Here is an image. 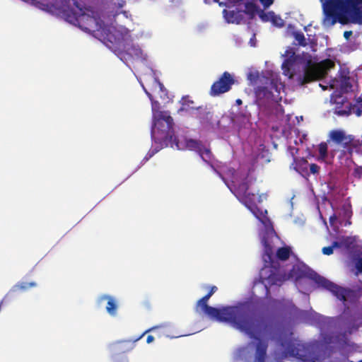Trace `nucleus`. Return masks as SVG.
I'll return each mask as SVG.
<instances>
[{
    "instance_id": "nucleus-1",
    "label": "nucleus",
    "mask_w": 362,
    "mask_h": 362,
    "mask_svg": "<svg viewBox=\"0 0 362 362\" xmlns=\"http://www.w3.org/2000/svg\"><path fill=\"white\" fill-rule=\"evenodd\" d=\"M204 298L205 296L202 297L196 304L195 311L198 313H204L219 322H228L240 331L249 334L252 337L255 333L265 334L272 329V324L267 319L252 318L251 314L254 310V303L252 301L246 300L234 306L216 308L208 305L209 299Z\"/></svg>"
},
{
    "instance_id": "nucleus-2",
    "label": "nucleus",
    "mask_w": 362,
    "mask_h": 362,
    "mask_svg": "<svg viewBox=\"0 0 362 362\" xmlns=\"http://www.w3.org/2000/svg\"><path fill=\"white\" fill-rule=\"evenodd\" d=\"M332 144L341 148L344 155L351 156L354 151H359L362 146V140L356 139L352 134H347L342 129H333L329 132L327 141L321 142L318 145V152L322 160L327 157V146Z\"/></svg>"
},
{
    "instance_id": "nucleus-3",
    "label": "nucleus",
    "mask_w": 362,
    "mask_h": 362,
    "mask_svg": "<svg viewBox=\"0 0 362 362\" xmlns=\"http://www.w3.org/2000/svg\"><path fill=\"white\" fill-rule=\"evenodd\" d=\"M76 0H71L69 8L64 11V19L74 25L78 26L86 32L99 31L102 28V21L91 11V15L87 13Z\"/></svg>"
},
{
    "instance_id": "nucleus-4",
    "label": "nucleus",
    "mask_w": 362,
    "mask_h": 362,
    "mask_svg": "<svg viewBox=\"0 0 362 362\" xmlns=\"http://www.w3.org/2000/svg\"><path fill=\"white\" fill-rule=\"evenodd\" d=\"M322 4V24L331 27L337 22L342 25L351 22L346 0H320Z\"/></svg>"
},
{
    "instance_id": "nucleus-5",
    "label": "nucleus",
    "mask_w": 362,
    "mask_h": 362,
    "mask_svg": "<svg viewBox=\"0 0 362 362\" xmlns=\"http://www.w3.org/2000/svg\"><path fill=\"white\" fill-rule=\"evenodd\" d=\"M174 122L173 117L168 112L160 111L154 117L153 124L151 128V137L154 140L163 141L173 146L174 138Z\"/></svg>"
},
{
    "instance_id": "nucleus-6",
    "label": "nucleus",
    "mask_w": 362,
    "mask_h": 362,
    "mask_svg": "<svg viewBox=\"0 0 362 362\" xmlns=\"http://www.w3.org/2000/svg\"><path fill=\"white\" fill-rule=\"evenodd\" d=\"M335 66L334 62L329 59H325L317 64H312L310 60L304 69L303 76H299L298 82L300 85L303 86L306 83L315 81L323 78L327 74V72Z\"/></svg>"
},
{
    "instance_id": "nucleus-7",
    "label": "nucleus",
    "mask_w": 362,
    "mask_h": 362,
    "mask_svg": "<svg viewBox=\"0 0 362 362\" xmlns=\"http://www.w3.org/2000/svg\"><path fill=\"white\" fill-rule=\"evenodd\" d=\"M255 181V179L250 177L248 174L240 182L233 181V193L246 206L253 204L256 199V194L249 191L250 186Z\"/></svg>"
},
{
    "instance_id": "nucleus-8",
    "label": "nucleus",
    "mask_w": 362,
    "mask_h": 362,
    "mask_svg": "<svg viewBox=\"0 0 362 362\" xmlns=\"http://www.w3.org/2000/svg\"><path fill=\"white\" fill-rule=\"evenodd\" d=\"M251 317L253 320L260 319V318L267 319L272 324L271 330L269 331V332H268L265 334H260L258 333H255L254 337H252L249 334H247L250 338L255 339L259 341L257 344V346H256L255 362H265L266 357H267V344L264 342H262L259 339V337H271L274 334V330H275V323L274 322V320L269 317H266V316H263V315H259V316L255 317V309L253 310V311L251 314Z\"/></svg>"
},
{
    "instance_id": "nucleus-9",
    "label": "nucleus",
    "mask_w": 362,
    "mask_h": 362,
    "mask_svg": "<svg viewBox=\"0 0 362 362\" xmlns=\"http://www.w3.org/2000/svg\"><path fill=\"white\" fill-rule=\"evenodd\" d=\"M260 277L266 281L269 286H281L286 279V276L282 274L279 262H274L273 264H264L260 272Z\"/></svg>"
},
{
    "instance_id": "nucleus-10",
    "label": "nucleus",
    "mask_w": 362,
    "mask_h": 362,
    "mask_svg": "<svg viewBox=\"0 0 362 362\" xmlns=\"http://www.w3.org/2000/svg\"><path fill=\"white\" fill-rule=\"evenodd\" d=\"M234 83L235 79L233 76L229 72L225 71L220 78L211 85L209 93L211 96L220 95L221 94L228 92Z\"/></svg>"
},
{
    "instance_id": "nucleus-11",
    "label": "nucleus",
    "mask_w": 362,
    "mask_h": 362,
    "mask_svg": "<svg viewBox=\"0 0 362 362\" xmlns=\"http://www.w3.org/2000/svg\"><path fill=\"white\" fill-rule=\"evenodd\" d=\"M71 0H55L54 3H45L38 1H34L33 4L35 7L47 11L50 13H57L62 15L64 18V11L69 8Z\"/></svg>"
},
{
    "instance_id": "nucleus-12",
    "label": "nucleus",
    "mask_w": 362,
    "mask_h": 362,
    "mask_svg": "<svg viewBox=\"0 0 362 362\" xmlns=\"http://www.w3.org/2000/svg\"><path fill=\"white\" fill-rule=\"evenodd\" d=\"M314 279L317 284L331 291L339 300L344 302L346 300V290L344 288L334 284L316 273L315 274Z\"/></svg>"
},
{
    "instance_id": "nucleus-13",
    "label": "nucleus",
    "mask_w": 362,
    "mask_h": 362,
    "mask_svg": "<svg viewBox=\"0 0 362 362\" xmlns=\"http://www.w3.org/2000/svg\"><path fill=\"white\" fill-rule=\"evenodd\" d=\"M351 22L362 25V0H346Z\"/></svg>"
},
{
    "instance_id": "nucleus-14",
    "label": "nucleus",
    "mask_w": 362,
    "mask_h": 362,
    "mask_svg": "<svg viewBox=\"0 0 362 362\" xmlns=\"http://www.w3.org/2000/svg\"><path fill=\"white\" fill-rule=\"evenodd\" d=\"M289 150L291 151V153L293 157V161L292 163L293 169L299 174H300L303 177L308 179L309 177V163L308 160L305 158H297L294 157V154L297 153L298 151V148L290 146Z\"/></svg>"
},
{
    "instance_id": "nucleus-15",
    "label": "nucleus",
    "mask_w": 362,
    "mask_h": 362,
    "mask_svg": "<svg viewBox=\"0 0 362 362\" xmlns=\"http://www.w3.org/2000/svg\"><path fill=\"white\" fill-rule=\"evenodd\" d=\"M172 148H176L178 150L189 149L190 151H199L200 150L201 144L199 141L189 139L180 141L177 137L174 138Z\"/></svg>"
},
{
    "instance_id": "nucleus-16",
    "label": "nucleus",
    "mask_w": 362,
    "mask_h": 362,
    "mask_svg": "<svg viewBox=\"0 0 362 362\" xmlns=\"http://www.w3.org/2000/svg\"><path fill=\"white\" fill-rule=\"evenodd\" d=\"M195 117L197 118L200 124L204 127H212L213 123V113L208 111L206 108L198 107L195 112Z\"/></svg>"
},
{
    "instance_id": "nucleus-17",
    "label": "nucleus",
    "mask_w": 362,
    "mask_h": 362,
    "mask_svg": "<svg viewBox=\"0 0 362 362\" xmlns=\"http://www.w3.org/2000/svg\"><path fill=\"white\" fill-rule=\"evenodd\" d=\"M276 88V86L272 80L269 81V86H257L255 91L257 100H262L272 98L273 93L272 90Z\"/></svg>"
},
{
    "instance_id": "nucleus-18",
    "label": "nucleus",
    "mask_w": 362,
    "mask_h": 362,
    "mask_svg": "<svg viewBox=\"0 0 362 362\" xmlns=\"http://www.w3.org/2000/svg\"><path fill=\"white\" fill-rule=\"evenodd\" d=\"M223 14L225 20L228 23L240 24L244 19V12L240 10H231L228 11L224 9Z\"/></svg>"
},
{
    "instance_id": "nucleus-19",
    "label": "nucleus",
    "mask_w": 362,
    "mask_h": 362,
    "mask_svg": "<svg viewBox=\"0 0 362 362\" xmlns=\"http://www.w3.org/2000/svg\"><path fill=\"white\" fill-rule=\"evenodd\" d=\"M286 354L291 356H299V344H296L292 339L282 341L281 343Z\"/></svg>"
},
{
    "instance_id": "nucleus-20",
    "label": "nucleus",
    "mask_w": 362,
    "mask_h": 362,
    "mask_svg": "<svg viewBox=\"0 0 362 362\" xmlns=\"http://www.w3.org/2000/svg\"><path fill=\"white\" fill-rule=\"evenodd\" d=\"M181 107L178 109L177 112L181 114L183 112H189L193 110L197 111V108L194 106V102L190 99L189 95L183 96L180 101Z\"/></svg>"
},
{
    "instance_id": "nucleus-21",
    "label": "nucleus",
    "mask_w": 362,
    "mask_h": 362,
    "mask_svg": "<svg viewBox=\"0 0 362 362\" xmlns=\"http://www.w3.org/2000/svg\"><path fill=\"white\" fill-rule=\"evenodd\" d=\"M264 250L262 258L264 262V264L269 265L273 264L274 262H279L277 260L274 259L272 247L266 241L264 242Z\"/></svg>"
},
{
    "instance_id": "nucleus-22",
    "label": "nucleus",
    "mask_w": 362,
    "mask_h": 362,
    "mask_svg": "<svg viewBox=\"0 0 362 362\" xmlns=\"http://www.w3.org/2000/svg\"><path fill=\"white\" fill-rule=\"evenodd\" d=\"M107 300V304L106 306V310L107 313L112 316H115L117 313V303L115 299L109 296H103L100 298V300Z\"/></svg>"
},
{
    "instance_id": "nucleus-23",
    "label": "nucleus",
    "mask_w": 362,
    "mask_h": 362,
    "mask_svg": "<svg viewBox=\"0 0 362 362\" xmlns=\"http://www.w3.org/2000/svg\"><path fill=\"white\" fill-rule=\"evenodd\" d=\"M291 252L292 251L290 247H281L276 250V257L281 261H286L289 258Z\"/></svg>"
},
{
    "instance_id": "nucleus-24",
    "label": "nucleus",
    "mask_w": 362,
    "mask_h": 362,
    "mask_svg": "<svg viewBox=\"0 0 362 362\" xmlns=\"http://www.w3.org/2000/svg\"><path fill=\"white\" fill-rule=\"evenodd\" d=\"M37 286V284L34 281L32 282H25L21 281L18 282L16 285L13 286L11 288V291L16 292L18 291H25L30 288L35 287Z\"/></svg>"
},
{
    "instance_id": "nucleus-25",
    "label": "nucleus",
    "mask_w": 362,
    "mask_h": 362,
    "mask_svg": "<svg viewBox=\"0 0 362 362\" xmlns=\"http://www.w3.org/2000/svg\"><path fill=\"white\" fill-rule=\"evenodd\" d=\"M245 11H243L244 14H248L251 16V18H252L257 12V6L251 1H247L245 5Z\"/></svg>"
},
{
    "instance_id": "nucleus-26",
    "label": "nucleus",
    "mask_w": 362,
    "mask_h": 362,
    "mask_svg": "<svg viewBox=\"0 0 362 362\" xmlns=\"http://www.w3.org/2000/svg\"><path fill=\"white\" fill-rule=\"evenodd\" d=\"M269 15L270 16L271 21L274 25L279 28L283 27L284 25V20L281 17L275 15L274 12H269Z\"/></svg>"
},
{
    "instance_id": "nucleus-27",
    "label": "nucleus",
    "mask_w": 362,
    "mask_h": 362,
    "mask_svg": "<svg viewBox=\"0 0 362 362\" xmlns=\"http://www.w3.org/2000/svg\"><path fill=\"white\" fill-rule=\"evenodd\" d=\"M293 37L295 40L298 42V45L300 46L305 47L307 45L305 37L304 34L301 32H294Z\"/></svg>"
},
{
    "instance_id": "nucleus-28",
    "label": "nucleus",
    "mask_w": 362,
    "mask_h": 362,
    "mask_svg": "<svg viewBox=\"0 0 362 362\" xmlns=\"http://www.w3.org/2000/svg\"><path fill=\"white\" fill-rule=\"evenodd\" d=\"M341 88H344L346 91L349 89H351L352 87L351 83H350V78L347 76H342L341 78Z\"/></svg>"
},
{
    "instance_id": "nucleus-29",
    "label": "nucleus",
    "mask_w": 362,
    "mask_h": 362,
    "mask_svg": "<svg viewBox=\"0 0 362 362\" xmlns=\"http://www.w3.org/2000/svg\"><path fill=\"white\" fill-rule=\"evenodd\" d=\"M320 167L318 165H317L316 163H311L310 165L309 164V166H308L309 176L311 174L318 175L320 173Z\"/></svg>"
},
{
    "instance_id": "nucleus-30",
    "label": "nucleus",
    "mask_w": 362,
    "mask_h": 362,
    "mask_svg": "<svg viewBox=\"0 0 362 362\" xmlns=\"http://www.w3.org/2000/svg\"><path fill=\"white\" fill-rule=\"evenodd\" d=\"M322 252L324 255H330L333 254V252H334L333 247H332V246L324 247L322 250Z\"/></svg>"
},
{
    "instance_id": "nucleus-31",
    "label": "nucleus",
    "mask_w": 362,
    "mask_h": 362,
    "mask_svg": "<svg viewBox=\"0 0 362 362\" xmlns=\"http://www.w3.org/2000/svg\"><path fill=\"white\" fill-rule=\"evenodd\" d=\"M217 287L216 286H212L211 288H210V291H209V293L205 295V299H209L212 295L217 291Z\"/></svg>"
},
{
    "instance_id": "nucleus-32",
    "label": "nucleus",
    "mask_w": 362,
    "mask_h": 362,
    "mask_svg": "<svg viewBox=\"0 0 362 362\" xmlns=\"http://www.w3.org/2000/svg\"><path fill=\"white\" fill-rule=\"evenodd\" d=\"M356 268L360 273L362 272V257L359 258L356 262Z\"/></svg>"
},
{
    "instance_id": "nucleus-33",
    "label": "nucleus",
    "mask_w": 362,
    "mask_h": 362,
    "mask_svg": "<svg viewBox=\"0 0 362 362\" xmlns=\"http://www.w3.org/2000/svg\"><path fill=\"white\" fill-rule=\"evenodd\" d=\"M352 31L351 30H346L344 33V38L348 40L349 37L352 35Z\"/></svg>"
},
{
    "instance_id": "nucleus-34",
    "label": "nucleus",
    "mask_w": 362,
    "mask_h": 362,
    "mask_svg": "<svg viewBox=\"0 0 362 362\" xmlns=\"http://www.w3.org/2000/svg\"><path fill=\"white\" fill-rule=\"evenodd\" d=\"M257 78H258V74H254L250 73L248 75V79L250 80L251 81H255Z\"/></svg>"
},
{
    "instance_id": "nucleus-35",
    "label": "nucleus",
    "mask_w": 362,
    "mask_h": 362,
    "mask_svg": "<svg viewBox=\"0 0 362 362\" xmlns=\"http://www.w3.org/2000/svg\"><path fill=\"white\" fill-rule=\"evenodd\" d=\"M334 248H339L341 246V243L338 241H334L331 245Z\"/></svg>"
},
{
    "instance_id": "nucleus-36",
    "label": "nucleus",
    "mask_w": 362,
    "mask_h": 362,
    "mask_svg": "<svg viewBox=\"0 0 362 362\" xmlns=\"http://www.w3.org/2000/svg\"><path fill=\"white\" fill-rule=\"evenodd\" d=\"M204 1L206 4H211V3L218 2L220 6L225 5V4L219 2L218 1L219 0H204Z\"/></svg>"
},
{
    "instance_id": "nucleus-37",
    "label": "nucleus",
    "mask_w": 362,
    "mask_h": 362,
    "mask_svg": "<svg viewBox=\"0 0 362 362\" xmlns=\"http://www.w3.org/2000/svg\"><path fill=\"white\" fill-rule=\"evenodd\" d=\"M337 115H348L349 114V111H345V110H338L337 112Z\"/></svg>"
},
{
    "instance_id": "nucleus-38",
    "label": "nucleus",
    "mask_w": 362,
    "mask_h": 362,
    "mask_svg": "<svg viewBox=\"0 0 362 362\" xmlns=\"http://www.w3.org/2000/svg\"><path fill=\"white\" fill-rule=\"evenodd\" d=\"M154 341V337L152 335H148L146 339V342L150 344Z\"/></svg>"
},
{
    "instance_id": "nucleus-39",
    "label": "nucleus",
    "mask_w": 362,
    "mask_h": 362,
    "mask_svg": "<svg viewBox=\"0 0 362 362\" xmlns=\"http://www.w3.org/2000/svg\"><path fill=\"white\" fill-rule=\"evenodd\" d=\"M291 64V60H289V59H286V60H285V62H284L283 63V64H282V67H283V69H285V68H286V66H287L290 65Z\"/></svg>"
},
{
    "instance_id": "nucleus-40",
    "label": "nucleus",
    "mask_w": 362,
    "mask_h": 362,
    "mask_svg": "<svg viewBox=\"0 0 362 362\" xmlns=\"http://www.w3.org/2000/svg\"><path fill=\"white\" fill-rule=\"evenodd\" d=\"M260 17L262 18L263 21H267L268 20V17L266 14H262L260 16Z\"/></svg>"
},
{
    "instance_id": "nucleus-41",
    "label": "nucleus",
    "mask_w": 362,
    "mask_h": 362,
    "mask_svg": "<svg viewBox=\"0 0 362 362\" xmlns=\"http://www.w3.org/2000/svg\"><path fill=\"white\" fill-rule=\"evenodd\" d=\"M236 103H237L238 104H241V103H242V101H241V100H240V99H238V100H236Z\"/></svg>"
},
{
    "instance_id": "nucleus-42",
    "label": "nucleus",
    "mask_w": 362,
    "mask_h": 362,
    "mask_svg": "<svg viewBox=\"0 0 362 362\" xmlns=\"http://www.w3.org/2000/svg\"><path fill=\"white\" fill-rule=\"evenodd\" d=\"M254 214H255V216H256L257 218H259V220H261V218H260V216H259V215H257V214L256 213H255V212H254Z\"/></svg>"
},
{
    "instance_id": "nucleus-43",
    "label": "nucleus",
    "mask_w": 362,
    "mask_h": 362,
    "mask_svg": "<svg viewBox=\"0 0 362 362\" xmlns=\"http://www.w3.org/2000/svg\"><path fill=\"white\" fill-rule=\"evenodd\" d=\"M148 97L150 98V99L151 100L152 99V95L149 93H147Z\"/></svg>"
},
{
    "instance_id": "nucleus-44",
    "label": "nucleus",
    "mask_w": 362,
    "mask_h": 362,
    "mask_svg": "<svg viewBox=\"0 0 362 362\" xmlns=\"http://www.w3.org/2000/svg\"><path fill=\"white\" fill-rule=\"evenodd\" d=\"M332 218H333V219H335V216H334V217H330V220H332Z\"/></svg>"
},
{
    "instance_id": "nucleus-45",
    "label": "nucleus",
    "mask_w": 362,
    "mask_h": 362,
    "mask_svg": "<svg viewBox=\"0 0 362 362\" xmlns=\"http://www.w3.org/2000/svg\"><path fill=\"white\" fill-rule=\"evenodd\" d=\"M359 170H360L361 172H362V168H361Z\"/></svg>"
},
{
    "instance_id": "nucleus-46",
    "label": "nucleus",
    "mask_w": 362,
    "mask_h": 362,
    "mask_svg": "<svg viewBox=\"0 0 362 362\" xmlns=\"http://www.w3.org/2000/svg\"><path fill=\"white\" fill-rule=\"evenodd\" d=\"M361 107H362V100H361Z\"/></svg>"
},
{
    "instance_id": "nucleus-47",
    "label": "nucleus",
    "mask_w": 362,
    "mask_h": 362,
    "mask_svg": "<svg viewBox=\"0 0 362 362\" xmlns=\"http://www.w3.org/2000/svg\"><path fill=\"white\" fill-rule=\"evenodd\" d=\"M358 362H362V360H361V361H358Z\"/></svg>"
}]
</instances>
